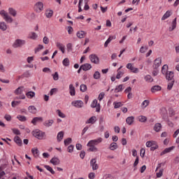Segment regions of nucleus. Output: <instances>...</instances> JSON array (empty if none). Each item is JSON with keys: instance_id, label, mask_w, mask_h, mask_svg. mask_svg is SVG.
<instances>
[{"instance_id": "obj_1", "label": "nucleus", "mask_w": 179, "mask_h": 179, "mask_svg": "<svg viewBox=\"0 0 179 179\" xmlns=\"http://www.w3.org/2000/svg\"><path fill=\"white\" fill-rule=\"evenodd\" d=\"M103 142V138L99 137L98 138L90 140L87 146L89 148L90 152H99V148H97V145H100Z\"/></svg>"}, {"instance_id": "obj_2", "label": "nucleus", "mask_w": 179, "mask_h": 179, "mask_svg": "<svg viewBox=\"0 0 179 179\" xmlns=\"http://www.w3.org/2000/svg\"><path fill=\"white\" fill-rule=\"evenodd\" d=\"M166 68H168V66L166 64L164 65L162 68V72L164 75L166 74V78L167 80H173L174 78V73L173 71H167L166 70Z\"/></svg>"}, {"instance_id": "obj_3", "label": "nucleus", "mask_w": 179, "mask_h": 179, "mask_svg": "<svg viewBox=\"0 0 179 179\" xmlns=\"http://www.w3.org/2000/svg\"><path fill=\"white\" fill-rule=\"evenodd\" d=\"M0 15L2 16L3 19L7 23H12L13 22V19L11 18V17L8 14L6 11L4 10H1L0 11Z\"/></svg>"}, {"instance_id": "obj_4", "label": "nucleus", "mask_w": 179, "mask_h": 179, "mask_svg": "<svg viewBox=\"0 0 179 179\" xmlns=\"http://www.w3.org/2000/svg\"><path fill=\"white\" fill-rule=\"evenodd\" d=\"M0 15L2 16L3 19L7 23H12L13 22V19L11 18V17L8 14L6 11L4 10H1L0 11Z\"/></svg>"}, {"instance_id": "obj_5", "label": "nucleus", "mask_w": 179, "mask_h": 179, "mask_svg": "<svg viewBox=\"0 0 179 179\" xmlns=\"http://www.w3.org/2000/svg\"><path fill=\"white\" fill-rule=\"evenodd\" d=\"M23 45H26V40L16 39L13 43V48H22Z\"/></svg>"}, {"instance_id": "obj_6", "label": "nucleus", "mask_w": 179, "mask_h": 179, "mask_svg": "<svg viewBox=\"0 0 179 179\" xmlns=\"http://www.w3.org/2000/svg\"><path fill=\"white\" fill-rule=\"evenodd\" d=\"M34 9L36 13H40L44 10V3L41 1L36 2L34 6Z\"/></svg>"}, {"instance_id": "obj_7", "label": "nucleus", "mask_w": 179, "mask_h": 179, "mask_svg": "<svg viewBox=\"0 0 179 179\" xmlns=\"http://www.w3.org/2000/svg\"><path fill=\"white\" fill-rule=\"evenodd\" d=\"M32 135L37 139H39L41 141V139H43V138H44L45 133L43 131H41L38 129H35L32 131Z\"/></svg>"}, {"instance_id": "obj_8", "label": "nucleus", "mask_w": 179, "mask_h": 179, "mask_svg": "<svg viewBox=\"0 0 179 179\" xmlns=\"http://www.w3.org/2000/svg\"><path fill=\"white\" fill-rule=\"evenodd\" d=\"M89 58L92 64H95V65H99L100 64V59L96 55H90Z\"/></svg>"}, {"instance_id": "obj_9", "label": "nucleus", "mask_w": 179, "mask_h": 179, "mask_svg": "<svg viewBox=\"0 0 179 179\" xmlns=\"http://www.w3.org/2000/svg\"><path fill=\"white\" fill-rule=\"evenodd\" d=\"M71 105L73 106V107H76V108H82L83 107V101L82 100H76L73 101L71 102Z\"/></svg>"}, {"instance_id": "obj_10", "label": "nucleus", "mask_w": 179, "mask_h": 179, "mask_svg": "<svg viewBox=\"0 0 179 179\" xmlns=\"http://www.w3.org/2000/svg\"><path fill=\"white\" fill-rule=\"evenodd\" d=\"M161 65H162V58L158 57L154 60L152 68L154 69H159V68L161 66Z\"/></svg>"}, {"instance_id": "obj_11", "label": "nucleus", "mask_w": 179, "mask_h": 179, "mask_svg": "<svg viewBox=\"0 0 179 179\" xmlns=\"http://www.w3.org/2000/svg\"><path fill=\"white\" fill-rule=\"evenodd\" d=\"M127 69L131 71L133 73H138L139 72V69L134 67V64L129 63L126 66Z\"/></svg>"}, {"instance_id": "obj_12", "label": "nucleus", "mask_w": 179, "mask_h": 179, "mask_svg": "<svg viewBox=\"0 0 179 179\" xmlns=\"http://www.w3.org/2000/svg\"><path fill=\"white\" fill-rule=\"evenodd\" d=\"M92 108H96V113H100V103H98L97 99H94L91 103Z\"/></svg>"}, {"instance_id": "obj_13", "label": "nucleus", "mask_w": 179, "mask_h": 179, "mask_svg": "<svg viewBox=\"0 0 179 179\" xmlns=\"http://www.w3.org/2000/svg\"><path fill=\"white\" fill-rule=\"evenodd\" d=\"M90 166L92 168V170H98L99 169V164H97V161L95 158L92 159L90 160Z\"/></svg>"}, {"instance_id": "obj_14", "label": "nucleus", "mask_w": 179, "mask_h": 179, "mask_svg": "<svg viewBox=\"0 0 179 179\" xmlns=\"http://www.w3.org/2000/svg\"><path fill=\"white\" fill-rule=\"evenodd\" d=\"M45 16L48 19H51V17L54 16V11L50 8L46 9L45 12Z\"/></svg>"}, {"instance_id": "obj_15", "label": "nucleus", "mask_w": 179, "mask_h": 179, "mask_svg": "<svg viewBox=\"0 0 179 179\" xmlns=\"http://www.w3.org/2000/svg\"><path fill=\"white\" fill-rule=\"evenodd\" d=\"M56 47L60 50L62 54H65V45L61 43V42H56Z\"/></svg>"}, {"instance_id": "obj_16", "label": "nucleus", "mask_w": 179, "mask_h": 179, "mask_svg": "<svg viewBox=\"0 0 179 179\" xmlns=\"http://www.w3.org/2000/svg\"><path fill=\"white\" fill-rule=\"evenodd\" d=\"M97 122V117L92 116L85 121V124H96Z\"/></svg>"}, {"instance_id": "obj_17", "label": "nucleus", "mask_w": 179, "mask_h": 179, "mask_svg": "<svg viewBox=\"0 0 179 179\" xmlns=\"http://www.w3.org/2000/svg\"><path fill=\"white\" fill-rule=\"evenodd\" d=\"M50 163L53 164V166H58L61 163V161L58 157H54L50 159Z\"/></svg>"}, {"instance_id": "obj_18", "label": "nucleus", "mask_w": 179, "mask_h": 179, "mask_svg": "<svg viewBox=\"0 0 179 179\" xmlns=\"http://www.w3.org/2000/svg\"><path fill=\"white\" fill-rule=\"evenodd\" d=\"M31 122V124H33V125H37L38 122H43V117H34Z\"/></svg>"}, {"instance_id": "obj_19", "label": "nucleus", "mask_w": 179, "mask_h": 179, "mask_svg": "<svg viewBox=\"0 0 179 179\" xmlns=\"http://www.w3.org/2000/svg\"><path fill=\"white\" fill-rule=\"evenodd\" d=\"M54 124V120L50 119V120H45L43 122V125L44 127H45L46 128H50V127H52V124Z\"/></svg>"}, {"instance_id": "obj_20", "label": "nucleus", "mask_w": 179, "mask_h": 179, "mask_svg": "<svg viewBox=\"0 0 179 179\" xmlns=\"http://www.w3.org/2000/svg\"><path fill=\"white\" fill-rule=\"evenodd\" d=\"M177 27V17H176L171 23V27L169 28V31H173Z\"/></svg>"}, {"instance_id": "obj_21", "label": "nucleus", "mask_w": 179, "mask_h": 179, "mask_svg": "<svg viewBox=\"0 0 179 179\" xmlns=\"http://www.w3.org/2000/svg\"><path fill=\"white\" fill-rule=\"evenodd\" d=\"M0 30L1 31H6L8 30V24L3 21L0 22Z\"/></svg>"}, {"instance_id": "obj_22", "label": "nucleus", "mask_w": 179, "mask_h": 179, "mask_svg": "<svg viewBox=\"0 0 179 179\" xmlns=\"http://www.w3.org/2000/svg\"><path fill=\"white\" fill-rule=\"evenodd\" d=\"M65 134V133L62 131H59L57 133V142H61L62 141V139H64V135Z\"/></svg>"}, {"instance_id": "obj_23", "label": "nucleus", "mask_w": 179, "mask_h": 179, "mask_svg": "<svg viewBox=\"0 0 179 179\" xmlns=\"http://www.w3.org/2000/svg\"><path fill=\"white\" fill-rule=\"evenodd\" d=\"M69 94L71 96H75L76 94V91L75 90V87L73 86V84H70L69 86Z\"/></svg>"}, {"instance_id": "obj_24", "label": "nucleus", "mask_w": 179, "mask_h": 179, "mask_svg": "<svg viewBox=\"0 0 179 179\" xmlns=\"http://www.w3.org/2000/svg\"><path fill=\"white\" fill-rule=\"evenodd\" d=\"M134 121H135V117L134 116H129L126 119V122L128 125H132Z\"/></svg>"}, {"instance_id": "obj_25", "label": "nucleus", "mask_w": 179, "mask_h": 179, "mask_svg": "<svg viewBox=\"0 0 179 179\" xmlns=\"http://www.w3.org/2000/svg\"><path fill=\"white\" fill-rule=\"evenodd\" d=\"M171 15H173L171 10H167L162 16V20H166V19H169V17H170Z\"/></svg>"}, {"instance_id": "obj_26", "label": "nucleus", "mask_w": 179, "mask_h": 179, "mask_svg": "<svg viewBox=\"0 0 179 179\" xmlns=\"http://www.w3.org/2000/svg\"><path fill=\"white\" fill-rule=\"evenodd\" d=\"M81 68H83V71H90L92 69V64L86 63L81 65Z\"/></svg>"}, {"instance_id": "obj_27", "label": "nucleus", "mask_w": 179, "mask_h": 179, "mask_svg": "<svg viewBox=\"0 0 179 179\" xmlns=\"http://www.w3.org/2000/svg\"><path fill=\"white\" fill-rule=\"evenodd\" d=\"M116 37L115 36H110L109 38L106 40V41L104 43V47H108V43H111L113 40H115Z\"/></svg>"}, {"instance_id": "obj_28", "label": "nucleus", "mask_w": 179, "mask_h": 179, "mask_svg": "<svg viewBox=\"0 0 179 179\" xmlns=\"http://www.w3.org/2000/svg\"><path fill=\"white\" fill-rule=\"evenodd\" d=\"M38 37V35L36 34V32H31L29 34L28 38H30L31 40H37V38Z\"/></svg>"}, {"instance_id": "obj_29", "label": "nucleus", "mask_w": 179, "mask_h": 179, "mask_svg": "<svg viewBox=\"0 0 179 179\" xmlns=\"http://www.w3.org/2000/svg\"><path fill=\"white\" fill-rule=\"evenodd\" d=\"M28 110L31 114H36L37 113V108L34 106H29Z\"/></svg>"}, {"instance_id": "obj_30", "label": "nucleus", "mask_w": 179, "mask_h": 179, "mask_svg": "<svg viewBox=\"0 0 179 179\" xmlns=\"http://www.w3.org/2000/svg\"><path fill=\"white\" fill-rule=\"evenodd\" d=\"M154 131H155V132H160V131H162V124L156 123L154 126Z\"/></svg>"}, {"instance_id": "obj_31", "label": "nucleus", "mask_w": 179, "mask_h": 179, "mask_svg": "<svg viewBox=\"0 0 179 179\" xmlns=\"http://www.w3.org/2000/svg\"><path fill=\"white\" fill-rule=\"evenodd\" d=\"M159 90H162V87H160V85H155L151 88L152 93H156V92H159Z\"/></svg>"}, {"instance_id": "obj_32", "label": "nucleus", "mask_w": 179, "mask_h": 179, "mask_svg": "<svg viewBox=\"0 0 179 179\" xmlns=\"http://www.w3.org/2000/svg\"><path fill=\"white\" fill-rule=\"evenodd\" d=\"M86 34L87 33L85 31H79L77 32L76 35L78 38H84Z\"/></svg>"}, {"instance_id": "obj_33", "label": "nucleus", "mask_w": 179, "mask_h": 179, "mask_svg": "<svg viewBox=\"0 0 179 179\" xmlns=\"http://www.w3.org/2000/svg\"><path fill=\"white\" fill-rule=\"evenodd\" d=\"M14 142L18 145V146H22V139H20V137L16 136L14 137Z\"/></svg>"}, {"instance_id": "obj_34", "label": "nucleus", "mask_w": 179, "mask_h": 179, "mask_svg": "<svg viewBox=\"0 0 179 179\" xmlns=\"http://www.w3.org/2000/svg\"><path fill=\"white\" fill-rule=\"evenodd\" d=\"M109 149H110L111 150H117V149H118V145L117 144V143L113 142L110 144Z\"/></svg>"}, {"instance_id": "obj_35", "label": "nucleus", "mask_w": 179, "mask_h": 179, "mask_svg": "<svg viewBox=\"0 0 179 179\" xmlns=\"http://www.w3.org/2000/svg\"><path fill=\"white\" fill-rule=\"evenodd\" d=\"M144 80H145V82L148 83H152V82H153V78H152V76L150 75H146L144 77Z\"/></svg>"}, {"instance_id": "obj_36", "label": "nucleus", "mask_w": 179, "mask_h": 179, "mask_svg": "<svg viewBox=\"0 0 179 179\" xmlns=\"http://www.w3.org/2000/svg\"><path fill=\"white\" fill-rule=\"evenodd\" d=\"M26 96L28 99H33V97H35L36 96V92L33 91H29L26 93Z\"/></svg>"}, {"instance_id": "obj_37", "label": "nucleus", "mask_w": 179, "mask_h": 179, "mask_svg": "<svg viewBox=\"0 0 179 179\" xmlns=\"http://www.w3.org/2000/svg\"><path fill=\"white\" fill-rule=\"evenodd\" d=\"M23 87H20L18 88H17L15 91L14 93L15 94H16L17 96H18L19 94H22V93H23Z\"/></svg>"}, {"instance_id": "obj_38", "label": "nucleus", "mask_w": 179, "mask_h": 179, "mask_svg": "<svg viewBox=\"0 0 179 179\" xmlns=\"http://www.w3.org/2000/svg\"><path fill=\"white\" fill-rule=\"evenodd\" d=\"M8 13L11 16H16L17 15V13L16 12V10H15L13 8H8Z\"/></svg>"}, {"instance_id": "obj_39", "label": "nucleus", "mask_w": 179, "mask_h": 179, "mask_svg": "<svg viewBox=\"0 0 179 179\" xmlns=\"http://www.w3.org/2000/svg\"><path fill=\"white\" fill-rule=\"evenodd\" d=\"M173 149H174V147L166 148L164 151L161 152V156H163V155H166V153H170V152L173 150Z\"/></svg>"}, {"instance_id": "obj_40", "label": "nucleus", "mask_w": 179, "mask_h": 179, "mask_svg": "<svg viewBox=\"0 0 179 179\" xmlns=\"http://www.w3.org/2000/svg\"><path fill=\"white\" fill-rule=\"evenodd\" d=\"M71 64V62L69 61V59L68 57L64 59L62 61V64L64 66H69Z\"/></svg>"}, {"instance_id": "obj_41", "label": "nucleus", "mask_w": 179, "mask_h": 179, "mask_svg": "<svg viewBox=\"0 0 179 179\" xmlns=\"http://www.w3.org/2000/svg\"><path fill=\"white\" fill-rule=\"evenodd\" d=\"M138 120L139 122H146V121H148V117L144 115H140L138 117Z\"/></svg>"}, {"instance_id": "obj_42", "label": "nucleus", "mask_w": 179, "mask_h": 179, "mask_svg": "<svg viewBox=\"0 0 179 179\" xmlns=\"http://www.w3.org/2000/svg\"><path fill=\"white\" fill-rule=\"evenodd\" d=\"M31 152L34 155L35 157H38V155H40L38 149V148H32Z\"/></svg>"}, {"instance_id": "obj_43", "label": "nucleus", "mask_w": 179, "mask_h": 179, "mask_svg": "<svg viewBox=\"0 0 179 179\" xmlns=\"http://www.w3.org/2000/svg\"><path fill=\"white\" fill-rule=\"evenodd\" d=\"M150 103V102L149 101V100H148V99L144 100L141 103V108H146V107H148V106H149Z\"/></svg>"}, {"instance_id": "obj_44", "label": "nucleus", "mask_w": 179, "mask_h": 179, "mask_svg": "<svg viewBox=\"0 0 179 179\" xmlns=\"http://www.w3.org/2000/svg\"><path fill=\"white\" fill-rule=\"evenodd\" d=\"M153 145H156V141H147L146 143H145V146L147 148H152V146H153Z\"/></svg>"}, {"instance_id": "obj_45", "label": "nucleus", "mask_w": 179, "mask_h": 179, "mask_svg": "<svg viewBox=\"0 0 179 179\" xmlns=\"http://www.w3.org/2000/svg\"><path fill=\"white\" fill-rule=\"evenodd\" d=\"M114 108H120V107H122L124 104H122V102H113Z\"/></svg>"}, {"instance_id": "obj_46", "label": "nucleus", "mask_w": 179, "mask_h": 179, "mask_svg": "<svg viewBox=\"0 0 179 179\" xmlns=\"http://www.w3.org/2000/svg\"><path fill=\"white\" fill-rule=\"evenodd\" d=\"M17 119L19 120V121H21L22 122H24V121H27V119L26 118V116L18 115L17 116Z\"/></svg>"}, {"instance_id": "obj_47", "label": "nucleus", "mask_w": 179, "mask_h": 179, "mask_svg": "<svg viewBox=\"0 0 179 179\" xmlns=\"http://www.w3.org/2000/svg\"><path fill=\"white\" fill-rule=\"evenodd\" d=\"M124 76V72L120 71V69H117V73L116 75V79H121Z\"/></svg>"}, {"instance_id": "obj_48", "label": "nucleus", "mask_w": 179, "mask_h": 179, "mask_svg": "<svg viewBox=\"0 0 179 179\" xmlns=\"http://www.w3.org/2000/svg\"><path fill=\"white\" fill-rule=\"evenodd\" d=\"M93 78L94 79H96V80L100 79V78H101V75L100 74V72L95 71L93 75Z\"/></svg>"}, {"instance_id": "obj_49", "label": "nucleus", "mask_w": 179, "mask_h": 179, "mask_svg": "<svg viewBox=\"0 0 179 179\" xmlns=\"http://www.w3.org/2000/svg\"><path fill=\"white\" fill-rule=\"evenodd\" d=\"M45 169H46V170H48V171H50V173H51V174H55V171H54V169H52V168L48 165H45Z\"/></svg>"}, {"instance_id": "obj_50", "label": "nucleus", "mask_w": 179, "mask_h": 179, "mask_svg": "<svg viewBox=\"0 0 179 179\" xmlns=\"http://www.w3.org/2000/svg\"><path fill=\"white\" fill-rule=\"evenodd\" d=\"M173 86H174V80H172L168 83V86H167L168 90H171V89H173Z\"/></svg>"}, {"instance_id": "obj_51", "label": "nucleus", "mask_w": 179, "mask_h": 179, "mask_svg": "<svg viewBox=\"0 0 179 179\" xmlns=\"http://www.w3.org/2000/svg\"><path fill=\"white\" fill-rule=\"evenodd\" d=\"M80 92H83L84 93V92H86V90H87V86H86V85L85 84H82L80 86Z\"/></svg>"}, {"instance_id": "obj_52", "label": "nucleus", "mask_w": 179, "mask_h": 179, "mask_svg": "<svg viewBox=\"0 0 179 179\" xmlns=\"http://www.w3.org/2000/svg\"><path fill=\"white\" fill-rule=\"evenodd\" d=\"M56 113H57L58 115L60 117V118H65L66 115L61 111V110L57 109L56 110Z\"/></svg>"}, {"instance_id": "obj_53", "label": "nucleus", "mask_w": 179, "mask_h": 179, "mask_svg": "<svg viewBox=\"0 0 179 179\" xmlns=\"http://www.w3.org/2000/svg\"><path fill=\"white\" fill-rule=\"evenodd\" d=\"M65 146H68V145L72 143V138H68L64 141Z\"/></svg>"}, {"instance_id": "obj_54", "label": "nucleus", "mask_w": 179, "mask_h": 179, "mask_svg": "<svg viewBox=\"0 0 179 179\" xmlns=\"http://www.w3.org/2000/svg\"><path fill=\"white\" fill-rule=\"evenodd\" d=\"M146 51H148V46H142L140 48L139 52H141V54H145Z\"/></svg>"}, {"instance_id": "obj_55", "label": "nucleus", "mask_w": 179, "mask_h": 179, "mask_svg": "<svg viewBox=\"0 0 179 179\" xmlns=\"http://www.w3.org/2000/svg\"><path fill=\"white\" fill-rule=\"evenodd\" d=\"M122 87H123L122 85H120L117 86L116 88L115 89V92L116 93H118L120 92H122Z\"/></svg>"}, {"instance_id": "obj_56", "label": "nucleus", "mask_w": 179, "mask_h": 179, "mask_svg": "<svg viewBox=\"0 0 179 179\" xmlns=\"http://www.w3.org/2000/svg\"><path fill=\"white\" fill-rule=\"evenodd\" d=\"M44 48L43 45H38L37 48H35V54H37L39 51H41Z\"/></svg>"}, {"instance_id": "obj_57", "label": "nucleus", "mask_w": 179, "mask_h": 179, "mask_svg": "<svg viewBox=\"0 0 179 179\" xmlns=\"http://www.w3.org/2000/svg\"><path fill=\"white\" fill-rule=\"evenodd\" d=\"M57 92H58V89L52 88L50 90V96H54V94H57Z\"/></svg>"}, {"instance_id": "obj_58", "label": "nucleus", "mask_w": 179, "mask_h": 179, "mask_svg": "<svg viewBox=\"0 0 179 179\" xmlns=\"http://www.w3.org/2000/svg\"><path fill=\"white\" fill-rule=\"evenodd\" d=\"M22 103L21 101H13L11 102V106L12 107L15 108L16 107V106H17L18 104H20Z\"/></svg>"}, {"instance_id": "obj_59", "label": "nucleus", "mask_w": 179, "mask_h": 179, "mask_svg": "<svg viewBox=\"0 0 179 179\" xmlns=\"http://www.w3.org/2000/svg\"><path fill=\"white\" fill-rule=\"evenodd\" d=\"M54 80H58L59 79V75L58 72H55V73L52 74Z\"/></svg>"}, {"instance_id": "obj_60", "label": "nucleus", "mask_w": 179, "mask_h": 179, "mask_svg": "<svg viewBox=\"0 0 179 179\" xmlns=\"http://www.w3.org/2000/svg\"><path fill=\"white\" fill-rule=\"evenodd\" d=\"M104 96H105L104 92H101V93L99 94L98 100H99V101H101V100H103V99H104Z\"/></svg>"}, {"instance_id": "obj_61", "label": "nucleus", "mask_w": 179, "mask_h": 179, "mask_svg": "<svg viewBox=\"0 0 179 179\" xmlns=\"http://www.w3.org/2000/svg\"><path fill=\"white\" fill-rule=\"evenodd\" d=\"M157 178H160L163 176V169H160L156 174Z\"/></svg>"}, {"instance_id": "obj_62", "label": "nucleus", "mask_w": 179, "mask_h": 179, "mask_svg": "<svg viewBox=\"0 0 179 179\" xmlns=\"http://www.w3.org/2000/svg\"><path fill=\"white\" fill-rule=\"evenodd\" d=\"M43 43L44 44H48L50 43V39L48 38V37H47V36L43 37Z\"/></svg>"}, {"instance_id": "obj_63", "label": "nucleus", "mask_w": 179, "mask_h": 179, "mask_svg": "<svg viewBox=\"0 0 179 179\" xmlns=\"http://www.w3.org/2000/svg\"><path fill=\"white\" fill-rule=\"evenodd\" d=\"M12 131L15 135H20V131L19 129L14 128L12 129Z\"/></svg>"}, {"instance_id": "obj_64", "label": "nucleus", "mask_w": 179, "mask_h": 179, "mask_svg": "<svg viewBox=\"0 0 179 179\" xmlns=\"http://www.w3.org/2000/svg\"><path fill=\"white\" fill-rule=\"evenodd\" d=\"M94 177H96V175L93 172L90 173L88 175L90 179H94Z\"/></svg>"}]
</instances>
